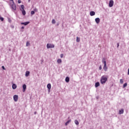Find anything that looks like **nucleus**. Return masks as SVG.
I'll list each match as a JSON object with an SVG mask.
<instances>
[{
    "instance_id": "f257e3e1",
    "label": "nucleus",
    "mask_w": 129,
    "mask_h": 129,
    "mask_svg": "<svg viewBox=\"0 0 129 129\" xmlns=\"http://www.w3.org/2000/svg\"><path fill=\"white\" fill-rule=\"evenodd\" d=\"M108 78L107 76H102L100 80L101 84H105L106 81H107Z\"/></svg>"
},
{
    "instance_id": "f03ea898",
    "label": "nucleus",
    "mask_w": 129,
    "mask_h": 129,
    "mask_svg": "<svg viewBox=\"0 0 129 129\" xmlns=\"http://www.w3.org/2000/svg\"><path fill=\"white\" fill-rule=\"evenodd\" d=\"M103 64H104L103 69L104 71H107V67L106 66V60L105 58H103L102 60Z\"/></svg>"
},
{
    "instance_id": "7ed1b4c3",
    "label": "nucleus",
    "mask_w": 129,
    "mask_h": 129,
    "mask_svg": "<svg viewBox=\"0 0 129 129\" xmlns=\"http://www.w3.org/2000/svg\"><path fill=\"white\" fill-rule=\"evenodd\" d=\"M21 9H20V11H21L22 15L23 16H26V11H25V6L24 5L21 6Z\"/></svg>"
},
{
    "instance_id": "20e7f679",
    "label": "nucleus",
    "mask_w": 129,
    "mask_h": 129,
    "mask_svg": "<svg viewBox=\"0 0 129 129\" xmlns=\"http://www.w3.org/2000/svg\"><path fill=\"white\" fill-rule=\"evenodd\" d=\"M11 8L13 10V11H16L17 10V6L15 3H11Z\"/></svg>"
},
{
    "instance_id": "39448f33",
    "label": "nucleus",
    "mask_w": 129,
    "mask_h": 129,
    "mask_svg": "<svg viewBox=\"0 0 129 129\" xmlns=\"http://www.w3.org/2000/svg\"><path fill=\"white\" fill-rule=\"evenodd\" d=\"M55 47V45L54 44L47 43L46 45L47 49H50V48H54Z\"/></svg>"
},
{
    "instance_id": "423d86ee",
    "label": "nucleus",
    "mask_w": 129,
    "mask_h": 129,
    "mask_svg": "<svg viewBox=\"0 0 129 129\" xmlns=\"http://www.w3.org/2000/svg\"><path fill=\"white\" fill-rule=\"evenodd\" d=\"M13 99L15 102L18 101V99H19V96L17 95H14L13 96Z\"/></svg>"
},
{
    "instance_id": "0eeeda50",
    "label": "nucleus",
    "mask_w": 129,
    "mask_h": 129,
    "mask_svg": "<svg viewBox=\"0 0 129 129\" xmlns=\"http://www.w3.org/2000/svg\"><path fill=\"white\" fill-rule=\"evenodd\" d=\"M109 7L110 8H112V7H113V1L110 0L109 3Z\"/></svg>"
},
{
    "instance_id": "6e6552de",
    "label": "nucleus",
    "mask_w": 129,
    "mask_h": 129,
    "mask_svg": "<svg viewBox=\"0 0 129 129\" xmlns=\"http://www.w3.org/2000/svg\"><path fill=\"white\" fill-rule=\"evenodd\" d=\"M30 24V22H22L21 23V25H24V26H27Z\"/></svg>"
},
{
    "instance_id": "1a4fd4ad",
    "label": "nucleus",
    "mask_w": 129,
    "mask_h": 129,
    "mask_svg": "<svg viewBox=\"0 0 129 129\" xmlns=\"http://www.w3.org/2000/svg\"><path fill=\"white\" fill-rule=\"evenodd\" d=\"M95 21L96 24H99V23L100 22V19H99V18H97L95 19Z\"/></svg>"
},
{
    "instance_id": "9d476101",
    "label": "nucleus",
    "mask_w": 129,
    "mask_h": 129,
    "mask_svg": "<svg viewBox=\"0 0 129 129\" xmlns=\"http://www.w3.org/2000/svg\"><path fill=\"white\" fill-rule=\"evenodd\" d=\"M23 92H25V91H26V89H27V85H26V84H24L23 85Z\"/></svg>"
},
{
    "instance_id": "9b49d317",
    "label": "nucleus",
    "mask_w": 129,
    "mask_h": 129,
    "mask_svg": "<svg viewBox=\"0 0 129 129\" xmlns=\"http://www.w3.org/2000/svg\"><path fill=\"white\" fill-rule=\"evenodd\" d=\"M90 16L92 17V16H95V12L94 11H91L90 13Z\"/></svg>"
},
{
    "instance_id": "f8f14e48",
    "label": "nucleus",
    "mask_w": 129,
    "mask_h": 129,
    "mask_svg": "<svg viewBox=\"0 0 129 129\" xmlns=\"http://www.w3.org/2000/svg\"><path fill=\"white\" fill-rule=\"evenodd\" d=\"M99 85H100V84H99V82H98L95 83V87H96V88H97V87H98Z\"/></svg>"
},
{
    "instance_id": "ddd939ff",
    "label": "nucleus",
    "mask_w": 129,
    "mask_h": 129,
    "mask_svg": "<svg viewBox=\"0 0 129 129\" xmlns=\"http://www.w3.org/2000/svg\"><path fill=\"white\" fill-rule=\"evenodd\" d=\"M57 62L58 63V64H61L62 63V59L60 58L58 59L57 60Z\"/></svg>"
},
{
    "instance_id": "4468645a",
    "label": "nucleus",
    "mask_w": 129,
    "mask_h": 129,
    "mask_svg": "<svg viewBox=\"0 0 129 129\" xmlns=\"http://www.w3.org/2000/svg\"><path fill=\"white\" fill-rule=\"evenodd\" d=\"M66 82H67V83H68V82H69V81H70V79L69 78V77H67L66 78Z\"/></svg>"
},
{
    "instance_id": "2eb2a0df",
    "label": "nucleus",
    "mask_w": 129,
    "mask_h": 129,
    "mask_svg": "<svg viewBox=\"0 0 129 129\" xmlns=\"http://www.w3.org/2000/svg\"><path fill=\"white\" fill-rule=\"evenodd\" d=\"M12 88H13V89H17V85H16V84H13L12 85Z\"/></svg>"
},
{
    "instance_id": "dca6fc26",
    "label": "nucleus",
    "mask_w": 129,
    "mask_h": 129,
    "mask_svg": "<svg viewBox=\"0 0 129 129\" xmlns=\"http://www.w3.org/2000/svg\"><path fill=\"white\" fill-rule=\"evenodd\" d=\"M47 87L48 90L50 91V90L51 89V84H48L47 85Z\"/></svg>"
},
{
    "instance_id": "f3484780",
    "label": "nucleus",
    "mask_w": 129,
    "mask_h": 129,
    "mask_svg": "<svg viewBox=\"0 0 129 129\" xmlns=\"http://www.w3.org/2000/svg\"><path fill=\"white\" fill-rule=\"evenodd\" d=\"M30 75V72L29 71H26V74H25V76L26 77H28Z\"/></svg>"
},
{
    "instance_id": "a211bd4d",
    "label": "nucleus",
    "mask_w": 129,
    "mask_h": 129,
    "mask_svg": "<svg viewBox=\"0 0 129 129\" xmlns=\"http://www.w3.org/2000/svg\"><path fill=\"white\" fill-rule=\"evenodd\" d=\"M70 122H71V119H70L67 122H66L65 123V125H68V124H69V123H70Z\"/></svg>"
},
{
    "instance_id": "6ab92c4d",
    "label": "nucleus",
    "mask_w": 129,
    "mask_h": 129,
    "mask_svg": "<svg viewBox=\"0 0 129 129\" xmlns=\"http://www.w3.org/2000/svg\"><path fill=\"white\" fill-rule=\"evenodd\" d=\"M123 113V109H121V110H119V114H122Z\"/></svg>"
},
{
    "instance_id": "aec40b11",
    "label": "nucleus",
    "mask_w": 129,
    "mask_h": 129,
    "mask_svg": "<svg viewBox=\"0 0 129 129\" xmlns=\"http://www.w3.org/2000/svg\"><path fill=\"white\" fill-rule=\"evenodd\" d=\"M75 123L76 125H78L79 124V122L77 120H75Z\"/></svg>"
},
{
    "instance_id": "412c9836",
    "label": "nucleus",
    "mask_w": 129,
    "mask_h": 129,
    "mask_svg": "<svg viewBox=\"0 0 129 129\" xmlns=\"http://www.w3.org/2000/svg\"><path fill=\"white\" fill-rule=\"evenodd\" d=\"M126 86H127V84L126 83H125V84H123V88H125V87H126Z\"/></svg>"
},
{
    "instance_id": "4be33fe9",
    "label": "nucleus",
    "mask_w": 129,
    "mask_h": 129,
    "mask_svg": "<svg viewBox=\"0 0 129 129\" xmlns=\"http://www.w3.org/2000/svg\"><path fill=\"white\" fill-rule=\"evenodd\" d=\"M77 42H80V38L78 37H77V40H76Z\"/></svg>"
},
{
    "instance_id": "5701e85b",
    "label": "nucleus",
    "mask_w": 129,
    "mask_h": 129,
    "mask_svg": "<svg viewBox=\"0 0 129 129\" xmlns=\"http://www.w3.org/2000/svg\"><path fill=\"white\" fill-rule=\"evenodd\" d=\"M28 46H30V42L29 41H27L26 42V47H28Z\"/></svg>"
},
{
    "instance_id": "b1692460",
    "label": "nucleus",
    "mask_w": 129,
    "mask_h": 129,
    "mask_svg": "<svg viewBox=\"0 0 129 129\" xmlns=\"http://www.w3.org/2000/svg\"><path fill=\"white\" fill-rule=\"evenodd\" d=\"M120 83L121 84H122L123 83V79H121L120 80Z\"/></svg>"
},
{
    "instance_id": "393cba45",
    "label": "nucleus",
    "mask_w": 129,
    "mask_h": 129,
    "mask_svg": "<svg viewBox=\"0 0 129 129\" xmlns=\"http://www.w3.org/2000/svg\"><path fill=\"white\" fill-rule=\"evenodd\" d=\"M52 24H56V21H55L54 19L52 20Z\"/></svg>"
},
{
    "instance_id": "a878e982",
    "label": "nucleus",
    "mask_w": 129,
    "mask_h": 129,
    "mask_svg": "<svg viewBox=\"0 0 129 129\" xmlns=\"http://www.w3.org/2000/svg\"><path fill=\"white\" fill-rule=\"evenodd\" d=\"M31 14L32 15H35V11H31Z\"/></svg>"
},
{
    "instance_id": "bb28decb",
    "label": "nucleus",
    "mask_w": 129,
    "mask_h": 129,
    "mask_svg": "<svg viewBox=\"0 0 129 129\" xmlns=\"http://www.w3.org/2000/svg\"><path fill=\"white\" fill-rule=\"evenodd\" d=\"M0 20L2 21V22H3L4 21V18L0 16Z\"/></svg>"
},
{
    "instance_id": "cd10ccee",
    "label": "nucleus",
    "mask_w": 129,
    "mask_h": 129,
    "mask_svg": "<svg viewBox=\"0 0 129 129\" xmlns=\"http://www.w3.org/2000/svg\"><path fill=\"white\" fill-rule=\"evenodd\" d=\"M10 2H11L10 3V4H14V3H15L14 2V0H10Z\"/></svg>"
},
{
    "instance_id": "c85d7f7f",
    "label": "nucleus",
    "mask_w": 129,
    "mask_h": 129,
    "mask_svg": "<svg viewBox=\"0 0 129 129\" xmlns=\"http://www.w3.org/2000/svg\"><path fill=\"white\" fill-rule=\"evenodd\" d=\"M99 70H101V69H102V67H101V66H100L99 68Z\"/></svg>"
},
{
    "instance_id": "c756f323",
    "label": "nucleus",
    "mask_w": 129,
    "mask_h": 129,
    "mask_svg": "<svg viewBox=\"0 0 129 129\" xmlns=\"http://www.w3.org/2000/svg\"><path fill=\"white\" fill-rule=\"evenodd\" d=\"M63 56H64V55L63 54H60V58H63Z\"/></svg>"
},
{
    "instance_id": "7c9ffc66",
    "label": "nucleus",
    "mask_w": 129,
    "mask_h": 129,
    "mask_svg": "<svg viewBox=\"0 0 129 129\" xmlns=\"http://www.w3.org/2000/svg\"><path fill=\"white\" fill-rule=\"evenodd\" d=\"M2 69H3V70H6V68L4 66H2Z\"/></svg>"
},
{
    "instance_id": "2f4dec72",
    "label": "nucleus",
    "mask_w": 129,
    "mask_h": 129,
    "mask_svg": "<svg viewBox=\"0 0 129 129\" xmlns=\"http://www.w3.org/2000/svg\"><path fill=\"white\" fill-rule=\"evenodd\" d=\"M18 4H21V0H18Z\"/></svg>"
},
{
    "instance_id": "473e14b6",
    "label": "nucleus",
    "mask_w": 129,
    "mask_h": 129,
    "mask_svg": "<svg viewBox=\"0 0 129 129\" xmlns=\"http://www.w3.org/2000/svg\"><path fill=\"white\" fill-rule=\"evenodd\" d=\"M117 48H118V47H119V43H117Z\"/></svg>"
},
{
    "instance_id": "72a5a7b5",
    "label": "nucleus",
    "mask_w": 129,
    "mask_h": 129,
    "mask_svg": "<svg viewBox=\"0 0 129 129\" xmlns=\"http://www.w3.org/2000/svg\"><path fill=\"white\" fill-rule=\"evenodd\" d=\"M127 74H128V75H129V68H128V69Z\"/></svg>"
},
{
    "instance_id": "f704fd0d",
    "label": "nucleus",
    "mask_w": 129,
    "mask_h": 129,
    "mask_svg": "<svg viewBox=\"0 0 129 129\" xmlns=\"http://www.w3.org/2000/svg\"><path fill=\"white\" fill-rule=\"evenodd\" d=\"M21 29H25V27H24V26H22V27H21Z\"/></svg>"
},
{
    "instance_id": "c9c22d12",
    "label": "nucleus",
    "mask_w": 129,
    "mask_h": 129,
    "mask_svg": "<svg viewBox=\"0 0 129 129\" xmlns=\"http://www.w3.org/2000/svg\"><path fill=\"white\" fill-rule=\"evenodd\" d=\"M34 114H37V112H34Z\"/></svg>"
}]
</instances>
